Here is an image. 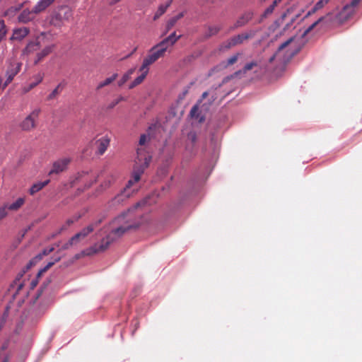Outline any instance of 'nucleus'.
Wrapping results in <instances>:
<instances>
[{
    "mask_svg": "<svg viewBox=\"0 0 362 362\" xmlns=\"http://www.w3.org/2000/svg\"><path fill=\"white\" fill-rule=\"evenodd\" d=\"M221 30V27L220 25H209L207 26V31L204 34V37L208 39L211 36L216 35Z\"/></svg>",
    "mask_w": 362,
    "mask_h": 362,
    "instance_id": "nucleus-25",
    "label": "nucleus"
},
{
    "mask_svg": "<svg viewBox=\"0 0 362 362\" xmlns=\"http://www.w3.org/2000/svg\"><path fill=\"white\" fill-rule=\"evenodd\" d=\"M184 15H185V12H181L179 14H177V16L169 19V21L166 23L165 33L169 32L172 29V28L176 24L177 21H179L180 18H182L184 16Z\"/></svg>",
    "mask_w": 362,
    "mask_h": 362,
    "instance_id": "nucleus-24",
    "label": "nucleus"
},
{
    "mask_svg": "<svg viewBox=\"0 0 362 362\" xmlns=\"http://www.w3.org/2000/svg\"><path fill=\"white\" fill-rule=\"evenodd\" d=\"M136 68H132L128 70L121 78V79L118 81V86H122L132 76V75L134 73Z\"/></svg>",
    "mask_w": 362,
    "mask_h": 362,
    "instance_id": "nucleus-29",
    "label": "nucleus"
},
{
    "mask_svg": "<svg viewBox=\"0 0 362 362\" xmlns=\"http://www.w3.org/2000/svg\"><path fill=\"white\" fill-rule=\"evenodd\" d=\"M96 144L98 148V153L100 155H103L105 152L110 144V139L107 136H103L97 140Z\"/></svg>",
    "mask_w": 362,
    "mask_h": 362,
    "instance_id": "nucleus-17",
    "label": "nucleus"
},
{
    "mask_svg": "<svg viewBox=\"0 0 362 362\" xmlns=\"http://www.w3.org/2000/svg\"><path fill=\"white\" fill-rule=\"evenodd\" d=\"M23 286V284L22 283H20L18 286V290H21Z\"/></svg>",
    "mask_w": 362,
    "mask_h": 362,
    "instance_id": "nucleus-59",
    "label": "nucleus"
},
{
    "mask_svg": "<svg viewBox=\"0 0 362 362\" xmlns=\"http://www.w3.org/2000/svg\"><path fill=\"white\" fill-rule=\"evenodd\" d=\"M239 56H240V54L237 53V54L231 56L230 57H229L227 59V65L230 66V65L235 64L238 61Z\"/></svg>",
    "mask_w": 362,
    "mask_h": 362,
    "instance_id": "nucleus-40",
    "label": "nucleus"
},
{
    "mask_svg": "<svg viewBox=\"0 0 362 362\" xmlns=\"http://www.w3.org/2000/svg\"><path fill=\"white\" fill-rule=\"evenodd\" d=\"M70 162L71 158L68 157H63L55 160L52 164V169L49 172V175L64 172L67 169Z\"/></svg>",
    "mask_w": 362,
    "mask_h": 362,
    "instance_id": "nucleus-7",
    "label": "nucleus"
},
{
    "mask_svg": "<svg viewBox=\"0 0 362 362\" xmlns=\"http://www.w3.org/2000/svg\"><path fill=\"white\" fill-rule=\"evenodd\" d=\"M103 221V218H100L95 221H93L92 223H90V225H93L94 226V229L98 227Z\"/></svg>",
    "mask_w": 362,
    "mask_h": 362,
    "instance_id": "nucleus-48",
    "label": "nucleus"
},
{
    "mask_svg": "<svg viewBox=\"0 0 362 362\" xmlns=\"http://www.w3.org/2000/svg\"><path fill=\"white\" fill-rule=\"evenodd\" d=\"M21 8V6L19 5V6H11L10 8H8L5 12H4V15L6 16H9V17H11L13 16L16 12H17L18 11H19Z\"/></svg>",
    "mask_w": 362,
    "mask_h": 362,
    "instance_id": "nucleus-34",
    "label": "nucleus"
},
{
    "mask_svg": "<svg viewBox=\"0 0 362 362\" xmlns=\"http://www.w3.org/2000/svg\"><path fill=\"white\" fill-rule=\"evenodd\" d=\"M187 139H188V140H189L192 142V144H194L197 141V135H196L195 132H189L187 134Z\"/></svg>",
    "mask_w": 362,
    "mask_h": 362,
    "instance_id": "nucleus-45",
    "label": "nucleus"
},
{
    "mask_svg": "<svg viewBox=\"0 0 362 362\" xmlns=\"http://www.w3.org/2000/svg\"><path fill=\"white\" fill-rule=\"evenodd\" d=\"M22 63L16 59H11L6 62L5 77L6 80L3 83V88H5L12 82L14 77L20 72Z\"/></svg>",
    "mask_w": 362,
    "mask_h": 362,
    "instance_id": "nucleus-4",
    "label": "nucleus"
},
{
    "mask_svg": "<svg viewBox=\"0 0 362 362\" xmlns=\"http://www.w3.org/2000/svg\"><path fill=\"white\" fill-rule=\"evenodd\" d=\"M28 269H27V267H26L25 270H23L22 272L19 273V274L17 275L16 278L15 282L18 281L21 279V277L23 276V274L25 273V272H26L27 270H28Z\"/></svg>",
    "mask_w": 362,
    "mask_h": 362,
    "instance_id": "nucleus-49",
    "label": "nucleus"
},
{
    "mask_svg": "<svg viewBox=\"0 0 362 362\" xmlns=\"http://www.w3.org/2000/svg\"><path fill=\"white\" fill-rule=\"evenodd\" d=\"M82 239V235H79V240Z\"/></svg>",
    "mask_w": 362,
    "mask_h": 362,
    "instance_id": "nucleus-62",
    "label": "nucleus"
},
{
    "mask_svg": "<svg viewBox=\"0 0 362 362\" xmlns=\"http://www.w3.org/2000/svg\"><path fill=\"white\" fill-rule=\"evenodd\" d=\"M46 36L47 34L41 33L40 36H39L35 40L30 41L23 49V54L28 55L37 51L41 46V43H45L44 39Z\"/></svg>",
    "mask_w": 362,
    "mask_h": 362,
    "instance_id": "nucleus-8",
    "label": "nucleus"
},
{
    "mask_svg": "<svg viewBox=\"0 0 362 362\" xmlns=\"http://www.w3.org/2000/svg\"><path fill=\"white\" fill-rule=\"evenodd\" d=\"M293 37H291L289 38L288 40H287L286 42H284V43H282L278 48L276 52L269 59V62L270 63H272L274 59L276 57L277 54L282 50L284 49V48H286L292 41H293Z\"/></svg>",
    "mask_w": 362,
    "mask_h": 362,
    "instance_id": "nucleus-30",
    "label": "nucleus"
},
{
    "mask_svg": "<svg viewBox=\"0 0 362 362\" xmlns=\"http://www.w3.org/2000/svg\"><path fill=\"white\" fill-rule=\"evenodd\" d=\"M233 47H235V43H233V40L232 37L229 38L226 41L223 42L221 44L219 47V50L221 52H224L228 50Z\"/></svg>",
    "mask_w": 362,
    "mask_h": 362,
    "instance_id": "nucleus-31",
    "label": "nucleus"
},
{
    "mask_svg": "<svg viewBox=\"0 0 362 362\" xmlns=\"http://www.w3.org/2000/svg\"><path fill=\"white\" fill-rule=\"evenodd\" d=\"M257 64L255 62H251L245 65L243 70L235 72L234 75L238 76L239 74H245L247 71L251 70L254 66H256Z\"/></svg>",
    "mask_w": 362,
    "mask_h": 362,
    "instance_id": "nucleus-32",
    "label": "nucleus"
},
{
    "mask_svg": "<svg viewBox=\"0 0 362 362\" xmlns=\"http://www.w3.org/2000/svg\"><path fill=\"white\" fill-rule=\"evenodd\" d=\"M165 52V48L156 47L154 48V46L151 47L149 50V54L144 58L142 65L141 69H148V66L156 62L159 58L162 57Z\"/></svg>",
    "mask_w": 362,
    "mask_h": 362,
    "instance_id": "nucleus-6",
    "label": "nucleus"
},
{
    "mask_svg": "<svg viewBox=\"0 0 362 362\" xmlns=\"http://www.w3.org/2000/svg\"><path fill=\"white\" fill-rule=\"evenodd\" d=\"M148 139V136L146 134L141 135L140 139H139V144L141 146L144 145L146 144V142L147 141Z\"/></svg>",
    "mask_w": 362,
    "mask_h": 362,
    "instance_id": "nucleus-47",
    "label": "nucleus"
},
{
    "mask_svg": "<svg viewBox=\"0 0 362 362\" xmlns=\"http://www.w3.org/2000/svg\"><path fill=\"white\" fill-rule=\"evenodd\" d=\"M286 13L283 14V15H282V18H286Z\"/></svg>",
    "mask_w": 362,
    "mask_h": 362,
    "instance_id": "nucleus-61",
    "label": "nucleus"
},
{
    "mask_svg": "<svg viewBox=\"0 0 362 362\" xmlns=\"http://www.w3.org/2000/svg\"><path fill=\"white\" fill-rule=\"evenodd\" d=\"M317 11L315 9V8H313L310 11H309L307 14L305 15V18H307L313 13H315Z\"/></svg>",
    "mask_w": 362,
    "mask_h": 362,
    "instance_id": "nucleus-51",
    "label": "nucleus"
},
{
    "mask_svg": "<svg viewBox=\"0 0 362 362\" xmlns=\"http://www.w3.org/2000/svg\"><path fill=\"white\" fill-rule=\"evenodd\" d=\"M131 196V193L128 192L127 187L122 192L115 196L110 202V206H115L116 205L123 203Z\"/></svg>",
    "mask_w": 362,
    "mask_h": 362,
    "instance_id": "nucleus-12",
    "label": "nucleus"
},
{
    "mask_svg": "<svg viewBox=\"0 0 362 362\" xmlns=\"http://www.w3.org/2000/svg\"><path fill=\"white\" fill-rule=\"evenodd\" d=\"M60 259H61L60 257H57L54 258V259L53 261L48 262L46 266H45L42 269H41L39 271L37 276H40L42 273L45 272L47 270H48L56 262H59L60 260Z\"/></svg>",
    "mask_w": 362,
    "mask_h": 362,
    "instance_id": "nucleus-33",
    "label": "nucleus"
},
{
    "mask_svg": "<svg viewBox=\"0 0 362 362\" xmlns=\"http://www.w3.org/2000/svg\"><path fill=\"white\" fill-rule=\"evenodd\" d=\"M117 76H118L117 74H112L110 77H108L106 79H105L103 81L100 82L98 83V85L97 86L96 89L100 90V89L103 88V87L108 86L112 82H113L117 78Z\"/></svg>",
    "mask_w": 362,
    "mask_h": 362,
    "instance_id": "nucleus-28",
    "label": "nucleus"
},
{
    "mask_svg": "<svg viewBox=\"0 0 362 362\" xmlns=\"http://www.w3.org/2000/svg\"><path fill=\"white\" fill-rule=\"evenodd\" d=\"M143 150L137 149V161L132 173V177L128 181L126 185L127 188H130L131 186L139 181L141 175L144 173V170L148 166L151 157L149 156L142 155Z\"/></svg>",
    "mask_w": 362,
    "mask_h": 362,
    "instance_id": "nucleus-2",
    "label": "nucleus"
},
{
    "mask_svg": "<svg viewBox=\"0 0 362 362\" xmlns=\"http://www.w3.org/2000/svg\"><path fill=\"white\" fill-rule=\"evenodd\" d=\"M2 362H9V358L8 356H6L4 359H3V361Z\"/></svg>",
    "mask_w": 362,
    "mask_h": 362,
    "instance_id": "nucleus-57",
    "label": "nucleus"
},
{
    "mask_svg": "<svg viewBox=\"0 0 362 362\" xmlns=\"http://www.w3.org/2000/svg\"><path fill=\"white\" fill-rule=\"evenodd\" d=\"M139 71L141 72V75L137 76L134 80V81L130 83V85L129 86V89L134 88V87H136V86L139 85L140 83H141L143 82V81L146 77V76L148 73V69H141V66L139 69Z\"/></svg>",
    "mask_w": 362,
    "mask_h": 362,
    "instance_id": "nucleus-20",
    "label": "nucleus"
},
{
    "mask_svg": "<svg viewBox=\"0 0 362 362\" xmlns=\"http://www.w3.org/2000/svg\"><path fill=\"white\" fill-rule=\"evenodd\" d=\"M136 47L134 49V50H132V52L131 54H129V55H127L126 57H129L134 52H136Z\"/></svg>",
    "mask_w": 362,
    "mask_h": 362,
    "instance_id": "nucleus-60",
    "label": "nucleus"
},
{
    "mask_svg": "<svg viewBox=\"0 0 362 362\" xmlns=\"http://www.w3.org/2000/svg\"><path fill=\"white\" fill-rule=\"evenodd\" d=\"M182 35H177L176 32H173L171 33L169 36L163 39L162 41H160L157 45H154V48L156 47H163L165 49V51L167 50L168 47L169 46L174 45L176 42L180 39Z\"/></svg>",
    "mask_w": 362,
    "mask_h": 362,
    "instance_id": "nucleus-11",
    "label": "nucleus"
},
{
    "mask_svg": "<svg viewBox=\"0 0 362 362\" xmlns=\"http://www.w3.org/2000/svg\"><path fill=\"white\" fill-rule=\"evenodd\" d=\"M187 93H188V90H185L182 93V95H180L179 96V98H180V99H183Z\"/></svg>",
    "mask_w": 362,
    "mask_h": 362,
    "instance_id": "nucleus-55",
    "label": "nucleus"
},
{
    "mask_svg": "<svg viewBox=\"0 0 362 362\" xmlns=\"http://www.w3.org/2000/svg\"><path fill=\"white\" fill-rule=\"evenodd\" d=\"M74 221L72 219H68L66 223L63 225L59 229V230L54 235H57V234H59L62 231L66 230L69 226L74 223Z\"/></svg>",
    "mask_w": 362,
    "mask_h": 362,
    "instance_id": "nucleus-41",
    "label": "nucleus"
},
{
    "mask_svg": "<svg viewBox=\"0 0 362 362\" xmlns=\"http://www.w3.org/2000/svg\"><path fill=\"white\" fill-rule=\"evenodd\" d=\"M8 344H9L8 341L4 342L1 346V349L6 350L8 347Z\"/></svg>",
    "mask_w": 362,
    "mask_h": 362,
    "instance_id": "nucleus-54",
    "label": "nucleus"
},
{
    "mask_svg": "<svg viewBox=\"0 0 362 362\" xmlns=\"http://www.w3.org/2000/svg\"><path fill=\"white\" fill-rule=\"evenodd\" d=\"M25 204V198L19 197L13 203L11 204H5L8 209V210L12 211H16L19 209H21L23 205Z\"/></svg>",
    "mask_w": 362,
    "mask_h": 362,
    "instance_id": "nucleus-22",
    "label": "nucleus"
},
{
    "mask_svg": "<svg viewBox=\"0 0 362 362\" xmlns=\"http://www.w3.org/2000/svg\"><path fill=\"white\" fill-rule=\"evenodd\" d=\"M361 1V0H351L350 4H348V5H346L344 7V10H346L349 8H354L356 7L358 3Z\"/></svg>",
    "mask_w": 362,
    "mask_h": 362,
    "instance_id": "nucleus-46",
    "label": "nucleus"
},
{
    "mask_svg": "<svg viewBox=\"0 0 362 362\" xmlns=\"http://www.w3.org/2000/svg\"><path fill=\"white\" fill-rule=\"evenodd\" d=\"M281 0H274L272 4L270 5L271 7H272L274 9L277 6L279 3L281 2Z\"/></svg>",
    "mask_w": 362,
    "mask_h": 362,
    "instance_id": "nucleus-52",
    "label": "nucleus"
},
{
    "mask_svg": "<svg viewBox=\"0 0 362 362\" xmlns=\"http://www.w3.org/2000/svg\"><path fill=\"white\" fill-rule=\"evenodd\" d=\"M94 230V226L93 225H88L87 227L83 228L79 233H76L74 236L76 240L78 242L79 241V235H82V238H86L88 236L91 232H93Z\"/></svg>",
    "mask_w": 362,
    "mask_h": 362,
    "instance_id": "nucleus-27",
    "label": "nucleus"
},
{
    "mask_svg": "<svg viewBox=\"0 0 362 362\" xmlns=\"http://www.w3.org/2000/svg\"><path fill=\"white\" fill-rule=\"evenodd\" d=\"M49 182V180H47L44 182H37L33 184L29 189V193L31 195H34L39 191H40L42 188H44L46 185H47Z\"/></svg>",
    "mask_w": 362,
    "mask_h": 362,
    "instance_id": "nucleus-21",
    "label": "nucleus"
},
{
    "mask_svg": "<svg viewBox=\"0 0 362 362\" xmlns=\"http://www.w3.org/2000/svg\"><path fill=\"white\" fill-rule=\"evenodd\" d=\"M41 112L39 107L35 108L32 112L21 122L20 127L23 131L30 132L37 126V121Z\"/></svg>",
    "mask_w": 362,
    "mask_h": 362,
    "instance_id": "nucleus-5",
    "label": "nucleus"
},
{
    "mask_svg": "<svg viewBox=\"0 0 362 362\" xmlns=\"http://www.w3.org/2000/svg\"><path fill=\"white\" fill-rule=\"evenodd\" d=\"M7 210L8 209L6 205H4L3 206L0 207V221L7 216Z\"/></svg>",
    "mask_w": 362,
    "mask_h": 362,
    "instance_id": "nucleus-43",
    "label": "nucleus"
},
{
    "mask_svg": "<svg viewBox=\"0 0 362 362\" xmlns=\"http://www.w3.org/2000/svg\"><path fill=\"white\" fill-rule=\"evenodd\" d=\"M44 78V74L42 73H38L37 74L33 76V78L34 81L28 85L25 86L22 88V91L23 93H27L30 91L33 88L37 86L39 83H40Z\"/></svg>",
    "mask_w": 362,
    "mask_h": 362,
    "instance_id": "nucleus-13",
    "label": "nucleus"
},
{
    "mask_svg": "<svg viewBox=\"0 0 362 362\" xmlns=\"http://www.w3.org/2000/svg\"><path fill=\"white\" fill-rule=\"evenodd\" d=\"M78 241L76 240L74 236H73L67 243H64L62 246L61 250H68L71 247L72 245L76 244Z\"/></svg>",
    "mask_w": 362,
    "mask_h": 362,
    "instance_id": "nucleus-36",
    "label": "nucleus"
},
{
    "mask_svg": "<svg viewBox=\"0 0 362 362\" xmlns=\"http://www.w3.org/2000/svg\"><path fill=\"white\" fill-rule=\"evenodd\" d=\"M35 14L33 9L32 11L25 9L18 15V20L20 23H27L35 18Z\"/></svg>",
    "mask_w": 362,
    "mask_h": 362,
    "instance_id": "nucleus-14",
    "label": "nucleus"
},
{
    "mask_svg": "<svg viewBox=\"0 0 362 362\" xmlns=\"http://www.w3.org/2000/svg\"><path fill=\"white\" fill-rule=\"evenodd\" d=\"M329 1V0H320L315 4L313 8H315V9L317 11L322 8L326 4H327Z\"/></svg>",
    "mask_w": 362,
    "mask_h": 362,
    "instance_id": "nucleus-42",
    "label": "nucleus"
},
{
    "mask_svg": "<svg viewBox=\"0 0 362 362\" xmlns=\"http://www.w3.org/2000/svg\"><path fill=\"white\" fill-rule=\"evenodd\" d=\"M66 86V83L62 81L59 83L57 86L52 91V93L47 96V100H53L58 95L61 93L64 88Z\"/></svg>",
    "mask_w": 362,
    "mask_h": 362,
    "instance_id": "nucleus-26",
    "label": "nucleus"
},
{
    "mask_svg": "<svg viewBox=\"0 0 362 362\" xmlns=\"http://www.w3.org/2000/svg\"><path fill=\"white\" fill-rule=\"evenodd\" d=\"M129 211L124 212L115 218L110 223L112 228L110 233L103 238L100 243L95 244L88 249L87 255L105 251L110 245L117 239L123 235L129 230L137 226L131 223L130 218L127 217Z\"/></svg>",
    "mask_w": 362,
    "mask_h": 362,
    "instance_id": "nucleus-1",
    "label": "nucleus"
},
{
    "mask_svg": "<svg viewBox=\"0 0 362 362\" xmlns=\"http://www.w3.org/2000/svg\"><path fill=\"white\" fill-rule=\"evenodd\" d=\"M124 98L123 96H119L117 99L112 101L107 106L108 109H112L114 108L121 101L124 100Z\"/></svg>",
    "mask_w": 362,
    "mask_h": 362,
    "instance_id": "nucleus-38",
    "label": "nucleus"
},
{
    "mask_svg": "<svg viewBox=\"0 0 362 362\" xmlns=\"http://www.w3.org/2000/svg\"><path fill=\"white\" fill-rule=\"evenodd\" d=\"M254 13L252 11L244 12L235 21L234 25L231 26L229 31H233L238 28H241L247 25L253 18Z\"/></svg>",
    "mask_w": 362,
    "mask_h": 362,
    "instance_id": "nucleus-10",
    "label": "nucleus"
},
{
    "mask_svg": "<svg viewBox=\"0 0 362 362\" xmlns=\"http://www.w3.org/2000/svg\"><path fill=\"white\" fill-rule=\"evenodd\" d=\"M54 251V247H49L44 249L42 252V253H40L39 255H36L33 259H31L29 263L27 264V269H30L37 262V261L42 259L43 256L48 255L52 252Z\"/></svg>",
    "mask_w": 362,
    "mask_h": 362,
    "instance_id": "nucleus-19",
    "label": "nucleus"
},
{
    "mask_svg": "<svg viewBox=\"0 0 362 362\" xmlns=\"http://www.w3.org/2000/svg\"><path fill=\"white\" fill-rule=\"evenodd\" d=\"M8 317V312L6 311L4 313L2 316L0 317V330L2 329V327L4 326L6 319Z\"/></svg>",
    "mask_w": 362,
    "mask_h": 362,
    "instance_id": "nucleus-44",
    "label": "nucleus"
},
{
    "mask_svg": "<svg viewBox=\"0 0 362 362\" xmlns=\"http://www.w3.org/2000/svg\"><path fill=\"white\" fill-rule=\"evenodd\" d=\"M274 10V9L270 6L268 8H267L261 16L259 22H261L264 18H266L267 16L271 15L273 13Z\"/></svg>",
    "mask_w": 362,
    "mask_h": 362,
    "instance_id": "nucleus-39",
    "label": "nucleus"
},
{
    "mask_svg": "<svg viewBox=\"0 0 362 362\" xmlns=\"http://www.w3.org/2000/svg\"><path fill=\"white\" fill-rule=\"evenodd\" d=\"M324 19V17H321L317 21H316L315 22H314L313 24H311L309 27H308L303 34V36H305L307 35L312 30H313L321 21H322Z\"/></svg>",
    "mask_w": 362,
    "mask_h": 362,
    "instance_id": "nucleus-35",
    "label": "nucleus"
},
{
    "mask_svg": "<svg viewBox=\"0 0 362 362\" xmlns=\"http://www.w3.org/2000/svg\"><path fill=\"white\" fill-rule=\"evenodd\" d=\"M54 0H40L33 7V10L36 14L45 11Z\"/></svg>",
    "mask_w": 362,
    "mask_h": 362,
    "instance_id": "nucleus-18",
    "label": "nucleus"
},
{
    "mask_svg": "<svg viewBox=\"0 0 362 362\" xmlns=\"http://www.w3.org/2000/svg\"><path fill=\"white\" fill-rule=\"evenodd\" d=\"M105 185H106V186L110 185V182L108 183L105 184Z\"/></svg>",
    "mask_w": 362,
    "mask_h": 362,
    "instance_id": "nucleus-63",
    "label": "nucleus"
},
{
    "mask_svg": "<svg viewBox=\"0 0 362 362\" xmlns=\"http://www.w3.org/2000/svg\"><path fill=\"white\" fill-rule=\"evenodd\" d=\"M207 95H208V93L207 92H204L202 93V98H206L207 97Z\"/></svg>",
    "mask_w": 362,
    "mask_h": 362,
    "instance_id": "nucleus-58",
    "label": "nucleus"
},
{
    "mask_svg": "<svg viewBox=\"0 0 362 362\" xmlns=\"http://www.w3.org/2000/svg\"><path fill=\"white\" fill-rule=\"evenodd\" d=\"M6 34V28L4 21L0 20V42L4 39Z\"/></svg>",
    "mask_w": 362,
    "mask_h": 362,
    "instance_id": "nucleus-37",
    "label": "nucleus"
},
{
    "mask_svg": "<svg viewBox=\"0 0 362 362\" xmlns=\"http://www.w3.org/2000/svg\"><path fill=\"white\" fill-rule=\"evenodd\" d=\"M122 0H112L111 2H110V4L111 5H113V4H115L119 1H121Z\"/></svg>",
    "mask_w": 362,
    "mask_h": 362,
    "instance_id": "nucleus-56",
    "label": "nucleus"
},
{
    "mask_svg": "<svg viewBox=\"0 0 362 362\" xmlns=\"http://www.w3.org/2000/svg\"><path fill=\"white\" fill-rule=\"evenodd\" d=\"M173 0L168 1L165 4H161L158 6L157 11L156 12L153 20H157L158 18H160L163 13H165L168 8L172 4Z\"/></svg>",
    "mask_w": 362,
    "mask_h": 362,
    "instance_id": "nucleus-23",
    "label": "nucleus"
},
{
    "mask_svg": "<svg viewBox=\"0 0 362 362\" xmlns=\"http://www.w3.org/2000/svg\"><path fill=\"white\" fill-rule=\"evenodd\" d=\"M198 112V107L197 106H193L190 110V115L192 117H194L195 114Z\"/></svg>",
    "mask_w": 362,
    "mask_h": 362,
    "instance_id": "nucleus-50",
    "label": "nucleus"
},
{
    "mask_svg": "<svg viewBox=\"0 0 362 362\" xmlns=\"http://www.w3.org/2000/svg\"><path fill=\"white\" fill-rule=\"evenodd\" d=\"M72 10L68 7L63 6L54 11L49 18V23L57 28H60L64 22L72 18Z\"/></svg>",
    "mask_w": 362,
    "mask_h": 362,
    "instance_id": "nucleus-3",
    "label": "nucleus"
},
{
    "mask_svg": "<svg viewBox=\"0 0 362 362\" xmlns=\"http://www.w3.org/2000/svg\"><path fill=\"white\" fill-rule=\"evenodd\" d=\"M257 31V30L250 29L238 35H234L232 37L233 43H235V46L242 45L245 41L253 38L256 35Z\"/></svg>",
    "mask_w": 362,
    "mask_h": 362,
    "instance_id": "nucleus-9",
    "label": "nucleus"
},
{
    "mask_svg": "<svg viewBox=\"0 0 362 362\" xmlns=\"http://www.w3.org/2000/svg\"><path fill=\"white\" fill-rule=\"evenodd\" d=\"M30 33V29L26 27L16 28L13 30L11 40L21 41Z\"/></svg>",
    "mask_w": 362,
    "mask_h": 362,
    "instance_id": "nucleus-15",
    "label": "nucleus"
},
{
    "mask_svg": "<svg viewBox=\"0 0 362 362\" xmlns=\"http://www.w3.org/2000/svg\"><path fill=\"white\" fill-rule=\"evenodd\" d=\"M54 44H49L46 45L41 51L37 53L36 59L34 61V63L36 64L40 62L43 58L49 55L52 52L54 48Z\"/></svg>",
    "mask_w": 362,
    "mask_h": 362,
    "instance_id": "nucleus-16",
    "label": "nucleus"
},
{
    "mask_svg": "<svg viewBox=\"0 0 362 362\" xmlns=\"http://www.w3.org/2000/svg\"><path fill=\"white\" fill-rule=\"evenodd\" d=\"M281 0H274L272 4L270 5L271 7H272L274 9L277 6L279 3L281 2Z\"/></svg>",
    "mask_w": 362,
    "mask_h": 362,
    "instance_id": "nucleus-53",
    "label": "nucleus"
}]
</instances>
